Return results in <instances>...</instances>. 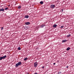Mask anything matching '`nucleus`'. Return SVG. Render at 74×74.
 I'll use <instances>...</instances> for the list:
<instances>
[{
	"label": "nucleus",
	"instance_id": "27",
	"mask_svg": "<svg viewBox=\"0 0 74 74\" xmlns=\"http://www.w3.org/2000/svg\"><path fill=\"white\" fill-rule=\"evenodd\" d=\"M68 67H69V66H66V68H68Z\"/></svg>",
	"mask_w": 74,
	"mask_h": 74
},
{
	"label": "nucleus",
	"instance_id": "22",
	"mask_svg": "<svg viewBox=\"0 0 74 74\" xmlns=\"http://www.w3.org/2000/svg\"><path fill=\"white\" fill-rule=\"evenodd\" d=\"M42 69H44V66H42Z\"/></svg>",
	"mask_w": 74,
	"mask_h": 74
},
{
	"label": "nucleus",
	"instance_id": "18",
	"mask_svg": "<svg viewBox=\"0 0 74 74\" xmlns=\"http://www.w3.org/2000/svg\"><path fill=\"white\" fill-rule=\"evenodd\" d=\"M63 27H64V26H63H63H62L61 27V29H63Z\"/></svg>",
	"mask_w": 74,
	"mask_h": 74
},
{
	"label": "nucleus",
	"instance_id": "7",
	"mask_svg": "<svg viewBox=\"0 0 74 74\" xmlns=\"http://www.w3.org/2000/svg\"><path fill=\"white\" fill-rule=\"evenodd\" d=\"M0 11H4V9L3 8L1 9H0Z\"/></svg>",
	"mask_w": 74,
	"mask_h": 74
},
{
	"label": "nucleus",
	"instance_id": "13",
	"mask_svg": "<svg viewBox=\"0 0 74 74\" xmlns=\"http://www.w3.org/2000/svg\"><path fill=\"white\" fill-rule=\"evenodd\" d=\"M70 47H68L66 49V51H69L70 49Z\"/></svg>",
	"mask_w": 74,
	"mask_h": 74
},
{
	"label": "nucleus",
	"instance_id": "15",
	"mask_svg": "<svg viewBox=\"0 0 74 74\" xmlns=\"http://www.w3.org/2000/svg\"><path fill=\"white\" fill-rule=\"evenodd\" d=\"M18 9H21V6H19L18 7Z\"/></svg>",
	"mask_w": 74,
	"mask_h": 74
},
{
	"label": "nucleus",
	"instance_id": "12",
	"mask_svg": "<svg viewBox=\"0 0 74 74\" xmlns=\"http://www.w3.org/2000/svg\"><path fill=\"white\" fill-rule=\"evenodd\" d=\"M71 36V35L69 34V35H67V37H69L70 36Z\"/></svg>",
	"mask_w": 74,
	"mask_h": 74
},
{
	"label": "nucleus",
	"instance_id": "10",
	"mask_svg": "<svg viewBox=\"0 0 74 74\" xmlns=\"http://www.w3.org/2000/svg\"><path fill=\"white\" fill-rule=\"evenodd\" d=\"M57 27V25H56V24H54L53 25V27Z\"/></svg>",
	"mask_w": 74,
	"mask_h": 74
},
{
	"label": "nucleus",
	"instance_id": "16",
	"mask_svg": "<svg viewBox=\"0 0 74 74\" xmlns=\"http://www.w3.org/2000/svg\"><path fill=\"white\" fill-rule=\"evenodd\" d=\"M18 50H21V47H18Z\"/></svg>",
	"mask_w": 74,
	"mask_h": 74
},
{
	"label": "nucleus",
	"instance_id": "14",
	"mask_svg": "<svg viewBox=\"0 0 74 74\" xmlns=\"http://www.w3.org/2000/svg\"><path fill=\"white\" fill-rule=\"evenodd\" d=\"M27 59H28L27 58H25L24 59V61H25V60H27Z\"/></svg>",
	"mask_w": 74,
	"mask_h": 74
},
{
	"label": "nucleus",
	"instance_id": "21",
	"mask_svg": "<svg viewBox=\"0 0 74 74\" xmlns=\"http://www.w3.org/2000/svg\"><path fill=\"white\" fill-rule=\"evenodd\" d=\"M3 29V27H1V30H2Z\"/></svg>",
	"mask_w": 74,
	"mask_h": 74
},
{
	"label": "nucleus",
	"instance_id": "23",
	"mask_svg": "<svg viewBox=\"0 0 74 74\" xmlns=\"http://www.w3.org/2000/svg\"><path fill=\"white\" fill-rule=\"evenodd\" d=\"M62 12H63V9H62Z\"/></svg>",
	"mask_w": 74,
	"mask_h": 74
},
{
	"label": "nucleus",
	"instance_id": "6",
	"mask_svg": "<svg viewBox=\"0 0 74 74\" xmlns=\"http://www.w3.org/2000/svg\"><path fill=\"white\" fill-rule=\"evenodd\" d=\"M29 16L26 15L25 16L24 18H29Z\"/></svg>",
	"mask_w": 74,
	"mask_h": 74
},
{
	"label": "nucleus",
	"instance_id": "1",
	"mask_svg": "<svg viewBox=\"0 0 74 74\" xmlns=\"http://www.w3.org/2000/svg\"><path fill=\"white\" fill-rule=\"evenodd\" d=\"M22 64V62H19L18 63H17L16 64L15 66L16 67H18L19 66H21Z\"/></svg>",
	"mask_w": 74,
	"mask_h": 74
},
{
	"label": "nucleus",
	"instance_id": "26",
	"mask_svg": "<svg viewBox=\"0 0 74 74\" xmlns=\"http://www.w3.org/2000/svg\"><path fill=\"white\" fill-rule=\"evenodd\" d=\"M8 7L10 6V5H8Z\"/></svg>",
	"mask_w": 74,
	"mask_h": 74
},
{
	"label": "nucleus",
	"instance_id": "5",
	"mask_svg": "<svg viewBox=\"0 0 74 74\" xmlns=\"http://www.w3.org/2000/svg\"><path fill=\"white\" fill-rule=\"evenodd\" d=\"M25 25H30V22H25Z\"/></svg>",
	"mask_w": 74,
	"mask_h": 74
},
{
	"label": "nucleus",
	"instance_id": "25",
	"mask_svg": "<svg viewBox=\"0 0 74 74\" xmlns=\"http://www.w3.org/2000/svg\"><path fill=\"white\" fill-rule=\"evenodd\" d=\"M56 64V63H53V65H55V64Z\"/></svg>",
	"mask_w": 74,
	"mask_h": 74
},
{
	"label": "nucleus",
	"instance_id": "8",
	"mask_svg": "<svg viewBox=\"0 0 74 74\" xmlns=\"http://www.w3.org/2000/svg\"><path fill=\"white\" fill-rule=\"evenodd\" d=\"M67 41V40H62V42H66Z\"/></svg>",
	"mask_w": 74,
	"mask_h": 74
},
{
	"label": "nucleus",
	"instance_id": "17",
	"mask_svg": "<svg viewBox=\"0 0 74 74\" xmlns=\"http://www.w3.org/2000/svg\"><path fill=\"white\" fill-rule=\"evenodd\" d=\"M3 59V58L2 57H0V60H2Z\"/></svg>",
	"mask_w": 74,
	"mask_h": 74
},
{
	"label": "nucleus",
	"instance_id": "11",
	"mask_svg": "<svg viewBox=\"0 0 74 74\" xmlns=\"http://www.w3.org/2000/svg\"><path fill=\"white\" fill-rule=\"evenodd\" d=\"M40 4H43V3H43V1H41L40 2Z\"/></svg>",
	"mask_w": 74,
	"mask_h": 74
},
{
	"label": "nucleus",
	"instance_id": "3",
	"mask_svg": "<svg viewBox=\"0 0 74 74\" xmlns=\"http://www.w3.org/2000/svg\"><path fill=\"white\" fill-rule=\"evenodd\" d=\"M55 7V5H51L50 6L51 8H54Z\"/></svg>",
	"mask_w": 74,
	"mask_h": 74
},
{
	"label": "nucleus",
	"instance_id": "24",
	"mask_svg": "<svg viewBox=\"0 0 74 74\" xmlns=\"http://www.w3.org/2000/svg\"><path fill=\"white\" fill-rule=\"evenodd\" d=\"M38 73H35L34 74H37Z\"/></svg>",
	"mask_w": 74,
	"mask_h": 74
},
{
	"label": "nucleus",
	"instance_id": "19",
	"mask_svg": "<svg viewBox=\"0 0 74 74\" xmlns=\"http://www.w3.org/2000/svg\"><path fill=\"white\" fill-rule=\"evenodd\" d=\"M8 8H6L5 9V10H8Z\"/></svg>",
	"mask_w": 74,
	"mask_h": 74
},
{
	"label": "nucleus",
	"instance_id": "9",
	"mask_svg": "<svg viewBox=\"0 0 74 74\" xmlns=\"http://www.w3.org/2000/svg\"><path fill=\"white\" fill-rule=\"evenodd\" d=\"M6 57H7V56H5L3 57H2V59H5V58H6Z\"/></svg>",
	"mask_w": 74,
	"mask_h": 74
},
{
	"label": "nucleus",
	"instance_id": "4",
	"mask_svg": "<svg viewBox=\"0 0 74 74\" xmlns=\"http://www.w3.org/2000/svg\"><path fill=\"white\" fill-rule=\"evenodd\" d=\"M45 26V24H42L40 26V27H41L42 28V27H44V26Z\"/></svg>",
	"mask_w": 74,
	"mask_h": 74
},
{
	"label": "nucleus",
	"instance_id": "2",
	"mask_svg": "<svg viewBox=\"0 0 74 74\" xmlns=\"http://www.w3.org/2000/svg\"><path fill=\"white\" fill-rule=\"evenodd\" d=\"M38 64V63H37V62H35L34 64V67H37Z\"/></svg>",
	"mask_w": 74,
	"mask_h": 74
},
{
	"label": "nucleus",
	"instance_id": "20",
	"mask_svg": "<svg viewBox=\"0 0 74 74\" xmlns=\"http://www.w3.org/2000/svg\"><path fill=\"white\" fill-rule=\"evenodd\" d=\"M58 73L59 74H60V73H62V72H58Z\"/></svg>",
	"mask_w": 74,
	"mask_h": 74
}]
</instances>
